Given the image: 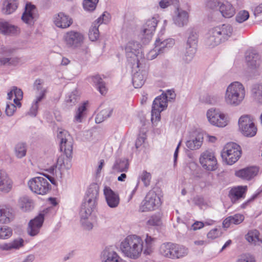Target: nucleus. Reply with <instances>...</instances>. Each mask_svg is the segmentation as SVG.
<instances>
[{
  "instance_id": "obj_17",
  "label": "nucleus",
  "mask_w": 262,
  "mask_h": 262,
  "mask_svg": "<svg viewBox=\"0 0 262 262\" xmlns=\"http://www.w3.org/2000/svg\"><path fill=\"white\" fill-rule=\"evenodd\" d=\"M44 221V214L39 213L34 219L31 220L29 223L28 233L31 236H35L37 234L41 227Z\"/></svg>"
},
{
  "instance_id": "obj_36",
  "label": "nucleus",
  "mask_w": 262,
  "mask_h": 262,
  "mask_svg": "<svg viewBox=\"0 0 262 262\" xmlns=\"http://www.w3.org/2000/svg\"><path fill=\"white\" fill-rule=\"evenodd\" d=\"M245 238L248 242L254 245L258 242L262 243V235L260 236L259 232L256 229L249 231Z\"/></svg>"
},
{
  "instance_id": "obj_25",
  "label": "nucleus",
  "mask_w": 262,
  "mask_h": 262,
  "mask_svg": "<svg viewBox=\"0 0 262 262\" xmlns=\"http://www.w3.org/2000/svg\"><path fill=\"white\" fill-rule=\"evenodd\" d=\"M161 34H159L158 37L156 39L155 45L156 50L159 52H163L165 48L172 47L175 43V41L172 38L163 39L161 37Z\"/></svg>"
},
{
  "instance_id": "obj_23",
  "label": "nucleus",
  "mask_w": 262,
  "mask_h": 262,
  "mask_svg": "<svg viewBox=\"0 0 262 262\" xmlns=\"http://www.w3.org/2000/svg\"><path fill=\"white\" fill-rule=\"evenodd\" d=\"M216 34L215 42L220 43L230 37L232 33V28L229 25H223L221 27L216 29Z\"/></svg>"
},
{
  "instance_id": "obj_60",
  "label": "nucleus",
  "mask_w": 262,
  "mask_h": 262,
  "mask_svg": "<svg viewBox=\"0 0 262 262\" xmlns=\"http://www.w3.org/2000/svg\"><path fill=\"white\" fill-rule=\"evenodd\" d=\"M212 34L213 31L210 30L209 32L205 35V42L206 46H208L209 48H211V46L213 43L212 39Z\"/></svg>"
},
{
  "instance_id": "obj_19",
  "label": "nucleus",
  "mask_w": 262,
  "mask_h": 262,
  "mask_svg": "<svg viewBox=\"0 0 262 262\" xmlns=\"http://www.w3.org/2000/svg\"><path fill=\"white\" fill-rule=\"evenodd\" d=\"M53 21L57 27L62 29L69 27L73 23L72 18L63 12H59L55 15Z\"/></svg>"
},
{
  "instance_id": "obj_18",
  "label": "nucleus",
  "mask_w": 262,
  "mask_h": 262,
  "mask_svg": "<svg viewBox=\"0 0 262 262\" xmlns=\"http://www.w3.org/2000/svg\"><path fill=\"white\" fill-rule=\"evenodd\" d=\"M103 191L107 205L112 208L117 207L120 203L119 194L109 187H105Z\"/></svg>"
},
{
  "instance_id": "obj_61",
  "label": "nucleus",
  "mask_w": 262,
  "mask_h": 262,
  "mask_svg": "<svg viewBox=\"0 0 262 262\" xmlns=\"http://www.w3.org/2000/svg\"><path fill=\"white\" fill-rule=\"evenodd\" d=\"M236 262H255V260L252 255H245L239 258Z\"/></svg>"
},
{
  "instance_id": "obj_62",
  "label": "nucleus",
  "mask_w": 262,
  "mask_h": 262,
  "mask_svg": "<svg viewBox=\"0 0 262 262\" xmlns=\"http://www.w3.org/2000/svg\"><path fill=\"white\" fill-rule=\"evenodd\" d=\"M200 100L202 103L211 104L212 98L211 96L209 95L208 93H204L200 96Z\"/></svg>"
},
{
  "instance_id": "obj_41",
  "label": "nucleus",
  "mask_w": 262,
  "mask_h": 262,
  "mask_svg": "<svg viewBox=\"0 0 262 262\" xmlns=\"http://www.w3.org/2000/svg\"><path fill=\"white\" fill-rule=\"evenodd\" d=\"M198 37V34L195 31H190L187 39L186 46L189 47H193L194 48L197 49Z\"/></svg>"
},
{
  "instance_id": "obj_39",
  "label": "nucleus",
  "mask_w": 262,
  "mask_h": 262,
  "mask_svg": "<svg viewBox=\"0 0 262 262\" xmlns=\"http://www.w3.org/2000/svg\"><path fill=\"white\" fill-rule=\"evenodd\" d=\"M203 137L201 135H198L194 139L189 140L186 143V146L190 150L199 149L202 145Z\"/></svg>"
},
{
  "instance_id": "obj_49",
  "label": "nucleus",
  "mask_w": 262,
  "mask_h": 262,
  "mask_svg": "<svg viewBox=\"0 0 262 262\" xmlns=\"http://www.w3.org/2000/svg\"><path fill=\"white\" fill-rule=\"evenodd\" d=\"M98 1L99 0H84L83 2V9L86 11H93L95 10Z\"/></svg>"
},
{
  "instance_id": "obj_30",
  "label": "nucleus",
  "mask_w": 262,
  "mask_h": 262,
  "mask_svg": "<svg viewBox=\"0 0 262 262\" xmlns=\"http://www.w3.org/2000/svg\"><path fill=\"white\" fill-rule=\"evenodd\" d=\"M129 168V163L125 159H120L116 160L112 166L113 173L127 172Z\"/></svg>"
},
{
  "instance_id": "obj_16",
  "label": "nucleus",
  "mask_w": 262,
  "mask_h": 262,
  "mask_svg": "<svg viewBox=\"0 0 262 262\" xmlns=\"http://www.w3.org/2000/svg\"><path fill=\"white\" fill-rule=\"evenodd\" d=\"M259 172V167L251 166L239 169L235 172V176L242 179L250 181L257 176Z\"/></svg>"
},
{
  "instance_id": "obj_32",
  "label": "nucleus",
  "mask_w": 262,
  "mask_h": 262,
  "mask_svg": "<svg viewBox=\"0 0 262 262\" xmlns=\"http://www.w3.org/2000/svg\"><path fill=\"white\" fill-rule=\"evenodd\" d=\"M18 206L22 211L28 212L33 209L34 203L32 200L25 196L19 199Z\"/></svg>"
},
{
  "instance_id": "obj_20",
  "label": "nucleus",
  "mask_w": 262,
  "mask_h": 262,
  "mask_svg": "<svg viewBox=\"0 0 262 262\" xmlns=\"http://www.w3.org/2000/svg\"><path fill=\"white\" fill-rule=\"evenodd\" d=\"M247 191L246 186H238L232 188L229 193V197L232 203H236L239 200L244 199Z\"/></svg>"
},
{
  "instance_id": "obj_4",
  "label": "nucleus",
  "mask_w": 262,
  "mask_h": 262,
  "mask_svg": "<svg viewBox=\"0 0 262 262\" xmlns=\"http://www.w3.org/2000/svg\"><path fill=\"white\" fill-rule=\"evenodd\" d=\"M245 93V88L242 83L238 82H232L226 90L225 101L228 104L237 106L244 99Z\"/></svg>"
},
{
  "instance_id": "obj_14",
  "label": "nucleus",
  "mask_w": 262,
  "mask_h": 262,
  "mask_svg": "<svg viewBox=\"0 0 262 262\" xmlns=\"http://www.w3.org/2000/svg\"><path fill=\"white\" fill-rule=\"evenodd\" d=\"M64 40L69 47L76 48L83 42L84 37L79 32L71 31L67 32L63 36Z\"/></svg>"
},
{
  "instance_id": "obj_51",
  "label": "nucleus",
  "mask_w": 262,
  "mask_h": 262,
  "mask_svg": "<svg viewBox=\"0 0 262 262\" xmlns=\"http://www.w3.org/2000/svg\"><path fill=\"white\" fill-rule=\"evenodd\" d=\"M99 36V32L98 30V26L93 24L90 28L89 33V37L91 41H96Z\"/></svg>"
},
{
  "instance_id": "obj_47",
  "label": "nucleus",
  "mask_w": 262,
  "mask_h": 262,
  "mask_svg": "<svg viewBox=\"0 0 262 262\" xmlns=\"http://www.w3.org/2000/svg\"><path fill=\"white\" fill-rule=\"evenodd\" d=\"M43 94H42L41 96L37 97L34 103L32 104L29 112L28 113L29 115L32 117H35L36 116L38 108V103L43 99Z\"/></svg>"
},
{
  "instance_id": "obj_22",
  "label": "nucleus",
  "mask_w": 262,
  "mask_h": 262,
  "mask_svg": "<svg viewBox=\"0 0 262 262\" xmlns=\"http://www.w3.org/2000/svg\"><path fill=\"white\" fill-rule=\"evenodd\" d=\"M200 162L206 170H213V152L211 149L207 150L201 154Z\"/></svg>"
},
{
  "instance_id": "obj_38",
  "label": "nucleus",
  "mask_w": 262,
  "mask_h": 262,
  "mask_svg": "<svg viewBox=\"0 0 262 262\" xmlns=\"http://www.w3.org/2000/svg\"><path fill=\"white\" fill-rule=\"evenodd\" d=\"M228 123L227 117L223 113L214 110V125L219 127H224Z\"/></svg>"
},
{
  "instance_id": "obj_9",
  "label": "nucleus",
  "mask_w": 262,
  "mask_h": 262,
  "mask_svg": "<svg viewBox=\"0 0 262 262\" xmlns=\"http://www.w3.org/2000/svg\"><path fill=\"white\" fill-rule=\"evenodd\" d=\"M239 129L247 137H253L257 132L252 116L249 115L242 116L238 120Z\"/></svg>"
},
{
  "instance_id": "obj_55",
  "label": "nucleus",
  "mask_w": 262,
  "mask_h": 262,
  "mask_svg": "<svg viewBox=\"0 0 262 262\" xmlns=\"http://www.w3.org/2000/svg\"><path fill=\"white\" fill-rule=\"evenodd\" d=\"M249 17V12L246 10H242L237 13L236 16V20L239 23H242L247 20Z\"/></svg>"
},
{
  "instance_id": "obj_7",
  "label": "nucleus",
  "mask_w": 262,
  "mask_h": 262,
  "mask_svg": "<svg viewBox=\"0 0 262 262\" xmlns=\"http://www.w3.org/2000/svg\"><path fill=\"white\" fill-rule=\"evenodd\" d=\"M169 95V99H173L175 94L170 91H168L167 93L162 94L157 97L153 101L152 110L151 112V120L152 122L155 120L159 121L160 119V113L167 106L168 95Z\"/></svg>"
},
{
  "instance_id": "obj_26",
  "label": "nucleus",
  "mask_w": 262,
  "mask_h": 262,
  "mask_svg": "<svg viewBox=\"0 0 262 262\" xmlns=\"http://www.w3.org/2000/svg\"><path fill=\"white\" fill-rule=\"evenodd\" d=\"M14 217V214L11 208L5 206L0 207V223H9Z\"/></svg>"
},
{
  "instance_id": "obj_28",
  "label": "nucleus",
  "mask_w": 262,
  "mask_h": 262,
  "mask_svg": "<svg viewBox=\"0 0 262 262\" xmlns=\"http://www.w3.org/2000/svg\"><path fill=\"white\" fill-rule=\"evenodd\" d=\"M18 0H4L2 8L3 14L9 15L13 13L18 8Z\"/></svg>"
},
{
  "instance_id": "obj_48",
  "label": "nucleus",
  "mask_w": 262,
  "mask_h": 262,
  "mask_svg": "<svg viewBox=\"0 0 262 262\" xmlns=\"http://www.w3.org/2000/svg\"><path fill=\"white\" fill-rule=\"evenodd\" d=\"M148 226H158L161 224L160 213H157L151 215L146 223Z\"/></svg>"
},
{
  "instance_id": "obj_29",
  "label": "nucleus",
  "mask_w": 262,
  "mask_h": 262,
  "mask_svg": "<svg viewBox=\"0 0 262 262\" xmlns=\"http://www.w3.org/2000/svg\"><path fill=\"white\" fill-rule=\"evenodd\" d=\"M102 257L104 262H125L115 251L110 249H105L103 251Z\"/></svg>"
},
{
  "instance_id": "obj_52",
  "label": "nucleus",
  "mask_w": 262,
  "mask_h": 262,
  "mask_svg": "<svg viewBox=\"0 0 262 262\" xmlns=\"http://www.w3.org/2000/svg\"><path fill=\"white\" fill-rule=\"evenodd\" d=\"M13 91L15 96V98L13 100V102L16 104V105L20 107L21 106L20 100L23 99V93L20 89H18L15 86L13 87Z\"/></svg>"
},
{
  "instance_id": "obj_2",
  "label": "nucleus",
  "mask_w": 262,
  "mask_h": 262,
  "mask_svg": "<svg viewBox=\"0 0 262 262\" xmlns=\"http://www.w3.org/2000/svg\"><path fill=\"white\" fill-rule=\"evenodd\" d=\"M57 138L60 140V149L64 153L67 159L59 157L57 161V164L61 167H64L69 169L71 167L70 160L72 157L73 140L69 133L64 129L59 130L57 134Z\"/></svg>"
},
{
  "instance_id": "obj_8",
  "label": "nucleus",
  "mask_w": 262,
  "mask_h": 262,
  "mask_svg": "<svg viewBox=\"0 0 262 262\" xmlns=\"http://www.w3.org/2000/svg\"><path fill=\"white\" fill-rule=\"evenodd\" d=\"M161 204L160 197L155 191L150 190L141 202L139 205V211L146 212L154 211L159 208Z\"/></svg>"
},
{
  "instance_id": "obj_42",
  "label": "nucleus",
  "mask_w": 262,
  "mask_h": 262,
  "mask_svg": "<svg viewBox=\"0 0 262 262\" xmlns=\"http://www.w3.org/2000/svg\"><path fill=\"white\" fill-rule=\"evenodd\" d=\"M113 110L110 108H105L101 111L95 118L96 123H100L110 117L112 114Z\"/></svg>"
},
{
  "instance_id": "obj_33",
  "label": "nucleus",
  "mask_w": 262,
  "mask_h": 262,
  "mask_svg": "<svg viewBox=\"0 0 262 262\" xmlns=\"http://www.w3.org/2000/svg\"><path fill=\"white\" fill-rule=\"evenodd\" d=\"M146 77V72L145 71L137 72L133 76L132 82L135 88H140L144 84L145 78Z\"/></svg>"
},
{
  "instance_id": "obj_37",
  "label": "nucleus",
  "mask_w": 262,
  "mask_h": 262,
  "mask_svg": "<svg viewBox=\"0 0 262 262\" xmlns=\"http://www.w3.org/2000/svg\"><path fill=\"white\" fill-rule=\"evenodd\" d=\"M204 8L207 15L205 19V23L209 24L212 21L213 0H204Z\"/></svg>"
},
{
  "instance_id": "obj_58",
  "label": "nucleus",
  "mask_w": 262,
  "mask_h": 262,
  "mask_svg": "<svg viewBox=\"0 0 262 262\" xmlns=\"http://www.w3.org/2000/svg\"><path fill=\"white\" fill-rule=\"evenodd\" d=\"M79 96L77 95V91L72 92L67 99V103H70L71 105H73L77 102Z\"/></svg>"
},
{
  "instance_id": "obj_1",
  "label": "nucleus",
  "mask_w": 262,
  "mask_h": 262,
  "mask_svg": "<svg viewBox=\"0 0 262 262\" xmlns=\"http://www.w3.org/2000/svg\"><path fill=\"white\" fill-rule=\"evenodd\" d=\"M98 196L99 186L96 183L91 184L81 204L79 212L81 225L85 230H90L93 228V224L88 220V218L96 207Z\"/></svg>"
},
{
  "instance_id": "obj_3",
  "label": "nucleus",
  "mask_w": 262,
  "mask_h": 262,
  "mask_svg": "<svg viewBox=\"0 0 262 262\" xmlns=\"http://www.w3.org/2000/svg\"><path fill=\"white\" fill-rule=\"evenodd\" d=\"M120 249L127 257L136 259L143 251V239L136 235L127 236L120 244Z\"/></svg>"
},
{
  "instance_id": "obj_15",
  "label": "nucleus",
  "mask_w": 262,
  "mask_h": 262,
  "mask_svg": "<svg viewBox=\"0 0 262 262\" xmlns=\"http://www.w3.org/2000/svg\"><path fill=\"white\" fill-rule=\"evenodd\" d=\"M37 18V9L35 5L31 3L26 5L25 11L22 15L21 19L26 24L32 26Z\"/></svg>"
},
{
  "instance_id": "obj_53",
  "label": "nucleus",
  "mask_w": 262,
  "mask_h": 262,
  "mask_svg": "<svg viewBox=\"0 0 262 262\" xmlns=\"http://www.w3.org/2000/svg\"><path fill=\"white\" fill-rule=\"evenodd\" d=\"M15 155L18 158H21L26 154L25 144L22 143H18L15 148Z\"/></svg>"
},
{
  "instance_id": "obj_56",
  "label": "nucleus",
  "mask_w": 262,
  "mask_h": 262,
  "mask_svg": "<svg viewBox=\"0 0 262 262\" xmlns=\"http://www.w3.org/2000/svg\"><path fill=\"white\" fill-rule=\"evenodd\" d=\"M252 92L255 98H262V84L254 85L252 88Z\"/></svg>"
},
{
  "instance_id": "obj_64",
  "label": "nucleus",
  "mask_w": 262,
  "mask_h": 262,
  "mask_svg": "<svg viewBox=\"0 0 262 262\" xmlns=\"http://www.w3.org/2000/svg\"><path fill=\"white\" fill-rule=\"evenodd\" d=\"M204 226V223L202 222L196 221L194 222L191 226V229L195 231L200 229Z\"/></svg>"
},
{
  "instance_id": "obj_10",
  "label": "nucleus",
  "mask_w": 262,
  "mask_h": 262,
  "mask_svg": "<svg viewBox=\"0 0 262 262\" xmlns=\"http://www.w3.org/2000/svg\"><path fill=\"white\" fill-rule=\"evenodd\" d=\"M28 185L32 192L41 195L46 194L49 191L50 186L48 181L41 177L31 179L28 181Z\"/></svg>"
},
{
  "instance_id": "obj_54",
  "label": "nucleus",
  "mask_w": 262,
  "mask_h": 262,
  "mask_svg": "<svg viewBox=\"0 0 262 262\" xmlns=\"http://www.w3.org/2000/svg\"><path fill=\"white\" fill-rule=\"evenodd\" d=\"M179 4V0H161L159 2V7L161 9H165L171 5H173L175 8Z\"/></svg>"
},
{
  "instance_id": "obj_34",
  "label": "nucleus",
  "mask_w": 262,
  "mask_h": 262,
  "mask_svg": "<svg viewBox=\"0 0 262 262\" xmlns=\"http://www.w3.org/2000/svg\"><path fill=\"white\" fill-rule=\"evenodd\" d=\"M97 86V88L101 95H105L107 92L105 83L99 75L90 76L89 78Z\"/></svg>"
},
{
  "instance_id": "obj_46",
  "label": "nucleus",
  "mask_w": 262,
  "mask_h": 262,
  "mask_svg": "<svg viewBox=\"0 0 262 262\" xmlns=\"http://www.w3.org/2000/svg\"><path fill=\"white\" fill-rule=\"evenodd\" d=\"M12 235V229L7 226H0V239H6Z\"/></svg>"
},
{
  "instance_id": "obj_40",
  "label": "nucleus",
  "mask_w": 262,
  "mask_h": 262,
  "mask_svg": "<svg viewBox=\"0 0 262 262\" xmlns=\"http://www.w3.org/2000/svg\"><path fill=\"white\" fill-rule=\"evenodd\" d=\"M185 50V52L182 57V61L184 63L187 64L192 60L196 53L197 49L186 46Z\"/></svg>"
},
{
  "instance_id": "obj_13",
  "label": "nucleus",
  "mask_w": 262,
  "mask_h": 262,
  "mask_svg": "<svg viewBox=\"0 0 262 262\" xmlns=\"http://www.w3.org/2000/svg\"><path fill=\"white\" fill-rule=\"evenodd\" d=\"M172 19L173 24L177 27H184L187 26L189 23V12L182 9L179 5L176 7Z\"/></svg>"
},
{
  "instance_id": "obj_45",
  "label": "nucleus",
  "mask_w": 262,
  "mask_h": 262,
  "mask_svg": "<svg viewBox=\"0 0 262 262\" xmlns=\"http://www.w3.org/2000/svg\"><path fill=\"white\" fill-rule=\"evenodd\" d=\"M246 60L248 66L251 68H255L259 64V55L253 53H250L246 56Z\"/></svg>"
},
{
  "instance_id": "obj_63",
  "label": "nucleus",
  "mask_w": 262,
  "mask_h": 262,
  "mask_svg": "<svg viewBox=\"0 0 262 262\" xmlns=\"http://www.w3.org/2000/svg\"><path fill=\"white\" fill-rule=\"evenodd\" d=\"M160 52L158 51V50H156V47L152 50H151L147 55V58L148 60H152L155 59Z\"/></svg>"
},
{
  "instance_id": "obj_21",
  "label": "nucleus",
  "mask_w": 262,
  "mask_h": 262,
  "mask_svg": "<svg viewBox=\"0 0 262 262\" xmlns=\"http://www.w3.org/2000/svg\"><path fill=\"white\" fill-rule=\"evenodd\" d=\"M13 181L4 170H0V191L8 193L12 188Z\"/></svg>"
},
{
  "instance_id": "obj_43",
  "label": "nucleus",
  "mask_w": 262,
  "mask_h": 262,
  "mask_svg": "<svg viewBox=\"0 0 262 262\" xmlns=\"http://www.w3.org/2000/svg\"><path fill=\"white\" fill-rule=\"evenodd\" d=\"M16 27L6 21H0V31L5 34L15 33Z\"/></svg>"
},
{
  "instance_id": "obj_50",
  "label": "nucleus",
  "mask_w": 262,
  "mask_h": 262,
  "mask_svg": "<svg viewBox=\"0 0 262 262\" xmlns=\"http://www.w3.org/2000/svg\"><path fill=\"white\" fill-rule=\"evenodd\" d=\"M43 83V80L41 79H37L35 80L33 84V89L36 91L39 92V96H41L42 94H43V98H44L46 93V90L42 87Z\"/></svg>"
},
{
  "instance_id": "obj_27",
  "label": "nucleus",
  "mask_w": 262,
  "mask_h": 262,
  "mask_svg": "<svg viewBox=\"0 0 262 262\" xmlns=\"http://www.w3.org/2000/svg\"><path fill=\"white\" fill-rule=\"evenodd\" d=\"M156 241V238L146 234L145 238L143 240L142 252L145 255H148L153 252Z\"/></svg>"
},
{
  "instance_id": "obj_59",
  "label": "nucleus",
  "mask_w": 262,
  "mask_h": 262,
  "mask_svg": "<svg viewBox=\"0 0 262 262\" xmlns=\"http://www.w3.org/2000/svg\"><path fill=\"white\" fill-rule=\"evenodd\" d=\"M17 105L12 103H7L6 105L5 113L8 116H12L16 110Z\"/></svg>"
},
{
  "instance_id": "obj_44",
  "label": "nucleus",
  "mask_w": 262,
  "mask_h": 262,
  "mask_svg": "<svg viewBox=\"0 0 262 262\" xmlns=\"http://www.w3.org/2000/svg\"><path fill=\"white\" fill-rule=\"evenodd\" d=\"M88 101L84 102L80 106L76 112L74 119L77 122H81L82 118L84 117L85 111L86 110V105Z\"/></svg>"
},
{
  "instance_id": "obj_31",
  "label": "nucleus",
  "mask_w": 262,
  "mask_h": 262,
  "mask_svg": "<svg viewBox=\"0 0 262 262\" xmlns=\"http://www.w3.org/2000/svg\"><path fill=\"white\" fill-rule=\"evenodd\" d=\"M245 217L241 214H235L233 216H230L225 219L223 222V226L225 228H228L232 225H237L242 223L244 220Z\"/></svg>"
},
{
  "instance_id": "obj_5",
  "label": "nucleus",
  "mask_w": 262,
  "mask_h": 262,
  "mask_svg": "<svg viewBox=\"0 0 262 262\" xmlns=\"http://www.w3.org/2000/svg\"><path fill=\"white\" fill-rule=\"evenodd\" d=\"M160 252L166 258L174 259L186 256L188 253V249L182 245L166 243L161 246Z\"/></svg>"
},
{
  "instance_id": "obj_35",
  "label": "nucleus",
  "mask_w": 262,
  "mask_h": 262,
  "mask_svg": "<svg viewBox=\"0 0 262 262\" xmlns=\"http://www.w3.org/2000/svg\"><path fill=\"white\" fill-rule=\"evenodd\" d=\"M24 240L21 238L16 239L8 243L0 244V250L9 251L12 249H17L23 245Z\"/></svg>"
},
{
  "instance_id": "obj_12",
  "label": "nucleus",
  "mask_w": 262,
  "mask_h": 262,
  "mask_svg": "<svg viewBox=\"0 0 262 262\" xmlns=\"http://www.w3.org/2000/svg\"><path fill=\"white\" fill-rule=\"evenodd\" d=\"M141 45L137 41H128L125 46V51L127 60L133 66L137 64V67H140L139 61L137 57L138 54L139 53V49Z\"/></svg>"
},
{
  "instance_id": "obj_6",
  "label": "nucleus",
  "mask_w": 262,
  "mask_h": 262,
  "mask_svg": "<svg viewBox=\"0 0 262 262\" xmlns=\"http://www.w3.org/2000/svg\"><path fill=\"white\" fill-rule=\"evenodd\" d=\"M242 154V148L238 144L230 142L224 146L222 152V157L224 162L231 165L239 159Z\"/></svg>"
},
{
  "instance_id": "obj_11",
  "label": "nucleus",
  "mask_w": 262,
  "mask_h": 262,
  "mask_svg": "<svg viewBox=\"0 0 262 262\" xmlns=\"http://www.w3.org/2000/svg\"><path fill=\"white\" fill-rule=\"evenodd\" d=\"M158 22V16L148 19L143 26L141 31L142 40L144 43H147L151 39Z\"/></svg>"
},
{
  "instance_id": "obj_57",
  "label": "nucleus",
  "mask_w": 262,
  "mask_h": 262,
  "mask_svg": "<svg viewBox=\"0 0 262 262\" xmlns=\"http://www.w3.org/2000/svg\"><path fill=\"white\" fill-rule=\"evenodd\" d=\"M141 180L143 182L144 185L145 187L148 186L150 184V180L151 179V174L146 171H143L141 175Z\"/></svg>"
},
{
  "instance_id": "obj_24",
  "label": "nucleus",
  "mask_w": 262,
  "mask_h": 262,
  "mask_svg": "<svg viewBox=\"0 0 262 262\" xmlns=\"http://www.w3.org/2000/svg\"><path fill=\"white\" fill-rule=\"evenodd\" d=\"M217 6L220 12L224 17L231 18L235 14V8L229 2H219L217 3Z\"/></svg>"
}]
</instances>
